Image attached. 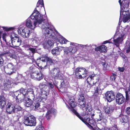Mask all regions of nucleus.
<instances>
[{
  "mask_svg": "<svg viewBox=\"0 0 130 130\" xmlns=\"http://www.w3.org/2000/svg\"><path fill=\"white\" fill-rule=\"evenodd\" d=\"M51 24L47 21L46 17L41 14L36 8L26 21V25L28 28L34 30L36 27H39L45 34H47L49 30L51 31L48 29Z\"/></svg>",
  "mask_w": 130,
  "mask_h": 130,
  "instance_id": "obj_1",
  "label": "nucleus"
},
{
  "mask_svg": "<svg viewBox=\"0 0 130 130\" xmlns=\"http://www.w3.org/2000/svg\"><path fill=\"white\" fill-rule=\"evenodd\" d=\"M130 18V14L128 12L120 11L118 26L117 27L114 37L113 38V41L115 45L117 47L119 46L120 44L121 43L125 38L124 30L122 29V27L120 26V25L122 20L125 23Z\"/></svg>",
  "mask_w": 130,
  "mask_h": 130,
  "instance_id": "obj_2",
  "label": "nucleus"
},
{
  "mask_svg": "<svg viewBox=\"0 0 130 130\" xmlns=\"http://www.w3.org/2000/svg\"><path fill=\"white\" fill-rule=\"evenodd\" d=\"M70 46L68 47H64L63 55L68 58L72 54H74L79 49H91L92 46H95V45L79 44L76 43L70 42Z\"/></svg>",
  "mask_w": 130,
  "mask_h": 130,
  "instance_id": "obj_3",
  "label": "nucleus"
},
{
  "mask_svg": "<svg viewBox=\"0 0 130 130\" xmlns=\"http://www.w3.org/2000/svg\"><path fill=\"white\" fill-rule=\"evenodd\" d=\"M48 29L51 31L49 30L50 31L45 35H48L50 38H52V39L54 40V41L56 42H58L61 44H66L67 42L70 43L71 42L60 35L56 30H53V27L51 24Z\"/></svg>",
  "mask_w": 130,
  "mask_h": 130,
  "instance_id": "obj_4",
  "label": "nucleus"
},
{
  "mask_svg": "<svg viewBox=\"0 0 130 130\" xmlns=\"http://www.w3.org/2000/svg\"><path fill=\"white\" fill-rule=\"evenodd\" d=\"M3 28L6 31L12 30L17 28L18 29L17 31L18 34L20 35L23 38H28L30 34V31L26 28L25 25H24L20 26L19 27L15 26L9 28L5 27H3Z\"/></svg>",
  "mask_w": 130,
  "mask_h": 130,
  "instance_id": "obj_5",
  "label": "nucleus"
},
{
  "mask_svg": "<svg viewBox=\"0 0 130 130\" xmlns=\"http://www.w3.org/2000/svg\"><path fill=\"white\" fill-rule=\"evenodd\" d=\"M39 87L41 89L40 97L45 100L47 98L49 92V89H52L54 88L53 85L51 83L49 82L47 85L44 84L43 83H40L39 85Z\"/></svg>",
  "mask_w": 130,
  "mask_h": 130,
  "instance_id": "obj_6",
  "label": "nucleus"
},
{
  "mask_svg": "<svg viewBox=\"0 0 130 130\" xmlns=\"http://www.w3.org/2000/svg\"><path fill=\"white\" fill-rule=\"evenodd\" d=\"M69 100L68 103L70 107L66 103L67 107L69 109H70L82 121L83 120V118L79 114V113L74 109L76 106V104L75 102V99L73 96H69Z\"/></svg>",
  "mask_w": 130,
  "mask_h": 130,
  "instance_id": "obj_7",
  "label": "nucleus"
},
{
  "mask_svg": "<svg viewBox=\"0 0 130 130\" xmlns=\"http://www.w3.org/2000/svg\"><path fill=\"white\" fill-rule=\"evenodd\" d=\"M99 78L96 75L93 73V74L89 75L87 78V81L88 85L86 89L87 90H90L91 87L95 85L99 80Z\"/></svg>",
  "mask_w": 130,
  "mask_h": 130,
  "instance_id": "obj_8",
  "label": "nucleus"
},
{
  "mask_svg": "<svg viewBox=\"0 0 130 130\" xmlns=\"http://www.w3.org/2000/svg\"><path fill=\"white\" fill-rule=\"evenodd\" d=\"M37 110L38 112H40L47 111L45 116L48 120L50 119L52 117L55 116L56 112V110L54 108H52L51 109H48L45 107H43L42 108H38Z\"/></svg>",
  "mask_w": 130,
  "mask_h": 130,
  "instance_id": "obj_9",
  "label": "nucleus"
},
{
  "mask_svg": "<svg viewBox=\"0 0 130 130\" xmlns=\"http://www.w3.org/2000/svg\"><path fill=\"white\" fill-rule=\"evenodd\" d=\"M82 121L86 125H87L89 127L92 128L94 130H109V129L107 128H105L104 129H100L96 125V124L95 122H96V121L94 119L91 118H85V119L87 121H88L89 124L87 122L84 121V119Z\"/></svg>",
  "mask_w": 130,
  "mask_h": 130,
  "instance_id": "obj_10",
  "label": "nucleus"
},
{
  "mask_svg": "<svg viewBox=\"0 0 130 130\" xmlns=\"http://www.w3.org/2000/svg\"><path fill=\"white\" fill-rule=\"evenodd\" d=\"M10 42L9 43V45L10 46L15 47H18L21 45L22 40L21 38L16 36L14 34L11 36Z\"/></svg>",
  "mask_w": 130,
  "mask_h": 130,
  "instance_id": "obj_11",
  "label": "nucleus"
},
{
  "mask_svg": "<svg viewBox=\"0 0 130 130\" xmlns=\"http://www.w3.org/2000/svg\"><path fill=\"white\" fill-rule=\"evenodd\" d=\"M88 73V71L84 68L80 67L76 68L75 70L76 77L78 78H84Z\"/></svg>",
  "mask_w": 130,
  "mask_h": 130,
  "instance_id": "obj_12",
  "label": "nucleus"
},
{
  "mask_svg": "<svg viewBox=\"0 0 130 130\" xmlns=\"http://www.w3.org/2000/svg\"><path fill=\"white\" fill-rule=\"evenodd\" d=\"M50 73L51 76L54 79L61 80L63 79V78H64L58 68H55L53 69L50 71Z\"/></svg>",
  "mask_w": 130,
  "mask_h": 130,
  "instance_id": "obj_13",
  "label": "nucleus"
},
{
  "mask_svg": "<svg viewBox=\"0 0 130 130\" xmlns=\"http://www.w3.org/2000/svg\"><path fill=\"white\" fill-rule=\"evenodd\" d=\"M17 91L19 92L20 93L26 97L31 98L33 100L35 99V94L32 88H29L27 90L26 89L22 88Z\"/></svg>",
  "mask_w": 130,
  "mask_h": 130,
  "instance_id": "obj_14",
  "label": "nucleus"
},
{
  "mask_svg": "<svg viewBox=\"0 0 130 130\" xmlns=\"http://www.w3.org/2000/svg\"><path fill=\"white\" fill-rule=\"evenodd\" d=\"M10 94L12 97L15 99L16 103L17 104H19L22 102L24 98L27 97L19 93L18 91L15 92H11Z\"/></svg>",
  "mask_w": 130,
  "mask_h": 130,
  "instance_id": "obj_15",
  "label": "nucleus"
},
{
  "mask_svg": "<svg viewBox=\"0 0 130 130\" xmlns=\"http://www.w3.org/2000/svg\"><path fill=\"white\" fill-rule=\"evenodd\" d=\"M5 72L7 74L11 75L14 73L17 70L16 66L12 63H8L4 67Z\"/></svg>",
  "mask_w": 130,
  "mask_h": 130,
  "instance_id": "obj_16",
  "label": "nucleus"
},
{
  "mask_svg": "<svg viewBox=\"0 0 130 130\" xmlns=\"http://www.w3.org/2000/svg\"><path fill=\"white\" fill-rule=\"evenodd\" d=\"M24 124L26 126H35L36 122V118L33 116H27L24 118Z\"/></svg>",
  "mask_w": 130,
  "mask_h": 130,
  "instance_id": "obj_17",
  "label": "nucleus"
},
{
  "mask_svg": "<svg viewBox=\"0 0 130 130\" xmlns=\"http://www.w3.org/2000/svg\"><path fill=\"white\" fill-rule=\"evenodd\" d=\"M105 88L104 86L102 84H100L98 86L94 87V93L93 94L94 98H99L102 94V90Z\"/></svg>",
  "mask_w": 130,
  "mask_h": 130,
  "instance_id": "obj_18",
  "label": "nucleus"
},
{
  "mask_svg": "<svg viewBox=\"0 0 130 130\" xmlns=\"http://www.w3.org/2000/svg\"><path fill=\"white\" fill-rule=\"evenodd\" d=\"M83 94H80L78 96V103L80 108H84L86 106V100Z\"/></svg>",
  "mask_w": 130,
  "mask_h": 130,
  "instance_id": "obj_19",
  "label": "nucleus"
},
{
  "mask_svg": "<svg viewBox=\"0 0 130 130\" xmlns=\"http://www.w3.org/2000/svg\"><path fill=\"white\" fill-rule=\"evenodd\" d=\"M44 34L45 35V38L47 39L48 38V40L44 42L43 44V47L45 49H48L52 47L53 45V43L52 41H54V40H52V38H50L48 35H46L44 33Z\"/></svg>",
  "mask_w": 130,
  "mask_h": 130,
  "instance_id": "obj_20",
  "label": "nucleus"
},
{
  "mask_svg": "<svg viewBox=\"0 0 130 130\" xmlns=\"http://www.w3.org/2000/svg\"><path fill=\"white\" fill-rule=\"evenodd\" d=\"M44 77V75L40 72H35L31 74V76L32 79L38 81L42 80Z\"/></svg>",
  "mask_w": 130,
  "mask_h": 130,
  "instance_id": "obj_21",
  "label": "nucleus"
},
{
  "mask_svg": "<svg viewBox=\"0 0 130 130\" xmlns=\"http://www.w3.org/2000/svg\"><path fill=\"white\" fill-rule=\"evenodd\" d=\"M116 103L119 105H120L124 102L125 98L122 94L118 92L116 96Z\"/></svg>",
  "mask_w": 130,
  "mask_h": 130,
  "instance_id": "obj_22",
  "label": "nucleus"
},
{
  "mask_svg": "<svg viewBox=\"0 0 130 130\" xmlns=\"http://www.w3.org/2000/svg\"><path fill=\"white\" fill-rule=\"evenodd\" d=\"M105 95L107 101L109 102L113 101L115 98V95L112 91H107L105 93Z\"/></svg>",
  "mask_w": 130,
  "mask_h": 130,
  "instance_id": "obj_23",
  "label": "nucleus"
},
{
  "mask_svg": "<svg viewBox=\"0 0 130 130\" xmlns=\"http://www.w3.org/2000/svg\"><path fill=\"white\" fill-rule=\"evenodd\" d=\"M32 99L29 97H27L25 98L23 102H24V105L26 107H28L32 105Z\"/></svg>",
  "mask_w": 130,
  "mask_h": 130,
  "instance_id": "obj_24",
  "label": "nucleus"
},
{
  "mask_svg": "<svg viewBox=\"0 0 130 130\" xmlns=\"http://www.w3.org/2000/svg\"><path fill=\"white\" fill-rule=\"evenodd\" d=\"M99 118L96 120L97 122H99V123H105L107 122L106 118L104 117L103 112H101L98 115Z\"/></svg>",
  "mask_w": 130,
  "mask_h": 130,
  "instance_id": "obj_25",
  "label": "nucleus"
},
{
  "mask_svg": "<svg viewBox=\"0 0 130 130\" xmlns=\"http://www.w3.org/2000/svg\"><path fill=\"white\" fill-rule=\"evenodd\" d=\"M6 111L8 113L12 114L14 113V106L10 103H8L6 105Z\"/></svg>",
  "mask_w": 130,
  "mask_h": 130,
  "instance_id": "obj_26",
  "label": "nucleus"
},
{
  "mask_svg": "<svg viewBox=\"0 0 130 130\" xmlns=\"http://www.w3.org/2000/svg\"><path fill=\"white\" fill-rule=\"evenodd\" d=\"M63 48L64 47L61 46L57 47L52 50L51 53L54 55H58Z\"/></svg>",
  "mask_w": 130,
  "mask_h": 130,
  "instance_id": "obj_27",
  "label": "nucleus"
},
{
  "mask_svg": "<svg viewBox=\"0 0 130 130\" xmlns=\"http://www.w3.org/2000/svg\"><path fill=\"white\" fill-rule=\"evenodd\" d=\"M96 51H99L100 52L105 53L107 51V47L105 45H102L98 46L95 48Z\"/></svg>",
  "mask_w": 130,
  "mask_h": 130,
  "instance_id": "obj_28",
  "label": "nucleus"
},
{
  "mask_svg": "<svg viewBox=\"0 0 130 130\" xmlns=\"http://www.w3.org/2000/svg\"><path fill=\"white\" fill-rule=\"evenodd\" d=\"M104 109L106 113L109 114L113 112L114 109V108L113 106L110 105L107 106L105 107Z\"/></svg>",
  "mask_w": 130,
  "mask_h": 130,
  "instance_id": "obj_29",
  "label": "nucleus"
},
{
  "mask_svg": "<svg viewBox=\"0 0 130 130\" xmlns=\"http://www.w3.org/2000/svg\"><path fill=\"white\" fill-rule=\"evenodd\" d=\"M119 2L120 6H122L123 8H127L129 6V0H119Z\"/></svg>",
  "mask_w": 130,
  "mask_h": 130,
  "instance_id": "obj_30",
  "label": "nucleus"
},
{
  "mask_svg": "<svg viewBox=\"0 0 130 130\" xmlns=\"http://www.w3.org/2000/svg\"><path fill=\"white\" fill-rule=\"evenodd\" d=\"M6 105L5 98L4 96H0V108L3 109Z\"/></svg>",
  "mask_w": 130,
  "mask_h": 130,
  "instance_id": "obj_31",
  "label": "nucleus"
},
{
  "mask_svg": "<svg viewBox=\"0 0 130 130\" xmlns=\"http://www.w3.org/2000/svg\"><path fill=\"white\" fill-rule=\"evenodd\" d=\"M61 81L60 82V83H59L58 84V87H56L58 89H62L63 88H65L66 85L65 82L64 81V78H63V79L61 80Z\"/></svg>",
  "mask_w": 130,
  "mask_h": 130,
  "instance_id": "obj_32",
  "label": "nucleus"
},
{
  "mask_svg": "<svg viewBox=\"0 0 130 130\" xmlns=\"http://www.w3.org/2000/svg\"><path fill=\"white\" fill-rule=\"evenodd\" d=\"M46 65L43 67V68L44 69H46L48 68V67H49L48 64L52 65L54 64L52 58L48 56L47 57L46 62Z\"/></svg>",
  "mask_w": 130,
  "mask_h": 130,
  "instance_id": "obj_33",
  "label": "nucleus"
},
{
  "mask_svg": "<svg viewBox=\"0 0 130 130\" xmlns=\"http://www.w3.org/2000/svg\"><path fill=\"white\" fill-rule=\"evenodd\" d=\"M14 83H11L8 80V81H4V85L5 88H7V89H8L9 88H11L12 86L13 85Z\"/></svg>",
  "mask_w": 130,
  "mask_h": 130,
  "instance_id": "obj_34",
  "label": "nucleus"
},
{
  "mask_svg": "<svg viewBox=\"0 0 130 130\" xmlns=\"http://www.w3.org/2000/svg\"><path fill=\"white\" fill-rule=\"evenodd\" d=\"M119 119L120 121L122 123H125L128 121L127 117L125 115H120L119 117Z\"/></svg>",
  "mask_w": 130,
  "mask_h": 130,
  "instance_id": "obj_35",
  "label": "nucleus"
},
{
  "mask_svg": "<svg viewBox=\"0 0 130 130\" xmlns=\"http://www.w3.org/2000/svg\"><path fill=\"white\" fill-rule=\"evenodd\" d=\"M37 69V67L35 64H33L29 68V72L31 75V74H33L35 72H37L35 71V70Z\"/></svg>",
  "mask_w": 130,
  "mask_h": 130,
  "instance_id": "obj_36",
  "label": "nucleus"
},
{
  "mask_svg": "<svg viewBox=\"0 0 130 130\" xmlns=\"http://www.w3.org/2000/svg\"><path fill=\"white\" fill-rule=\"evenodd\" d=\"M16 79L19 83H22V82L24 83L25 82V81H24V77L21 74H18V76L16 77Z\"/></svg>",
  "mask_w": 130,
  "mask_h": 130,
  "instance_id": "obj_37",
  "label": "nucleus"
},
{
  "mask_svg": "<svg viewBox=\"0 0 130 130\" xmlns=\"http://www.w3.org/2000/svg\"><path fill=\"white\" fill-rule=\"evenodd\" d=\"M40 101H38L36 100V101H34L32 103V105L35 107V109H38L39 107L40 106Z\"/></svg>",
  "mask_w": 130,
  "mask_h": 130,
  "instance_id": "obj_38",
  "label": "nucleus"
},
{
  "mask_svg": "<svg viewBox=\"0 0 130 130\" xmlns=\"http://www.w3.org/2000/svg\"><path fill=\"white\" fill-rule=\"evenodd\" d=\"M29 48L28 49V50H29L30 52V56H31V55L30 53H32V58H33V56L34 54L35 53L36 51V49L35 48H31L30 47H29Z\"/></svg>",
  "mask_w": 130,
  "mask_h": 130,
  "instance_id": "obj_39",
  "label": "nucleus"
},
{
  "mask_svg": "<svg viewBox=\"0 0 130 130\" xmlns=\"http://www.w3.org/2000/svg\"><path fill=\"white\" fill-rule=\"evenodd\" d=\"M102 64L103 66V70L106 71L109 70V65L104 62H102Z\"/></svg>",
  "mask_w": 130,
  "mask_h": 130,
  "instance_id": "obj_40",
  "label": "nucleus"
},
{
  "mask_svg": "<svg viewBox=\"0 0 130 130\" xmlns=\"http://www.w3.org/2000/svg\"><path fill=\"white\" fill-rule=\"evenodd\" d=\"M14 113L17 112L18 111H21L22 108L19 106L18 105H16L14 106Z\"/></svg>",
  "mask_w": 130,
  "mask_h": 130,
  "instance_id": "obj_41",
  "label": "nucleus"
},
{
  "mask_svg": "<svg viewBox=\"0 0 130 130\" xmlns=\"http://www.w3.org/2000/svg\"><path fill=\"white\" fill-rule=\"evenodd\" d=\"M39 62V60L38 59H37L36 61L35 62V64L36 65V67H37V68H38L39 69L41 70L43 69V67H42V66L40 65V63H38V62Z\"/></svg>",
  "mask_w": 130,
  "mask_h": 130,
  "instance_id": "obj_42",
  "label": "nucleus"
},
{
  "mask_svg": "<svg viewBox=\"0 0 130 130\" xmlns=\"http://www.w3.org/2000/svg\"><path fill=\"white\" fill-rule=\"evenodd\" d=\"M37 7H44V4L43 0H39L38 1L36 6Z\"/></svg>",
  "mask_w": 130,
  "mask_h": 130,
  "instance_id": "obj_43",
  "label": "nucleus"
},
{
  "mask_svg": "<svg viewBox=\"0 0 130 130\" xmlns=\"http://www.w3.org/2000/svg\"><path fill=\"white\" fill-rule=\"evenodd\" d=\"M63 63L66 67H68L70 64L69 59H64L63 61Z\"/></svg>",
  "mask_w": 130,
  "mask_h": 130,
  "instance_id": "obj_44",
  "label": "nucleus"
},
{
  "mask_svg": "<svg viewBox=\"0 0 130 130\" xmlns=\"http://www.w3.org/2000/svg\"><path fill=\"white\" fill-rule=\"evenodd\" d=\"M47 57V56H45L44 57H41L38 59L39 60V62H40V63L41 62V61L45 62L46 61Z\"/></svg>",
  "mask_w": 130,
  "mask_h": 130,
  "instance_id": "obj_45",
  "label": "nucleus"
},
{
  "mask_svg": "<svg viewBox=\"0 0 130 130\" xmlns=\"http://www.w3.org/2000/svg\"><path fill=\"white\" fill-rule=\"evenodd\" d=\"M4 60L3 58L1 56L0 57V67H1L3 66L4 63Z\"/></svg>",
  "mask_w": 130,
  "mask_h": 130,
  "instance_id": "obj_46",
  "label": "nucleus"
},
{
  "mask_svg": "<svg viewBox=\"0 0 130 130\" xmlns=\"http://www.w3.org/2000/svg\"><path fill=\"white\" fill-rule=\"evenodd\" d=\"M116 75L114 74H112V75L110 77V80L113 81H115L116 79Z\"/></svg>",
  "mask_w": 130,
  "mask_h": 130,
  "instance_id": "obj_47",
  "label": "nucleus"
},
{
  "mask_svg": "<svg viewBox=\"0 0 130 130\" xmlns=\"http://www.w3.org/2000/svg\"><path fill=\"white\" fill-rule=\"evenodd\" d=\"M127 47L126 50V53H128L130 51V42L128 43Z\"/></svg>",
  "mask_w": 130,
  "mask_h": 130,
  "instance_id": "obj_48",
  "label": "nucleus"
},
{
  "mask_svg": "<svg viewBox=\"0 0 130 130\" xmlns=\"http://www.w3.org/2000/svg\"><path fill=\"white\" fill-rule=\"evenodd\" d=\"M126 111L127 115L130 114V107H127L125 109Z\"/></svg>",
  "mask_w": 130,
  "mask_h": 130,
  "instance_id": "obj_49",
  "label": "nucleus"
},
{
  "mask_svg": "<svg viewBox=\"0 0 130 130\" xmlns=\"http://www.w3.org/2000/svg\"><path fill=\"white\" fill-rule=\"evenodd\" d=\"M59 83L57 81H56V80H55L53 82L54 85L58 87V84Z\"/></svg>",
  "mask_w": 130,
  "mask_h": 130,
  "instance_id": "obj_50",
  "label": "nucleus"
},
{
  "mask_svg": "<svg viewBox=\"0 0 130 130\" xmlns=\"http://www.w3.org/2000/svg\"><path fill=\"white\" fill-rule=\"evenodd\" d=\"M111 40V39H110L108 40H106L104 41L103 42V44H105L108 43H112V42L110 41Z\"/></svg>",
  "mask_w": 130,
  "mask_h": 130,
  "instance_id": "obj_51",
  "label": "nucleus"
},
{
  "mask_svg": "<svg viewBox=\"0 0 130 130\" xmlns=\"http://www.w3.org/2000/svg\"><path fill=\"white\" fill-rule=\"evenodd\" d=\"M118 69L121 72H123L125 70L124 68L123 67L122 68L119 67Z\"/></svg>",
  "mask_w": 130,
  "mask_h": 130,
  "instance_id": "obj_52",
  "label": "nucleus"
},
{
  "mask_svg": "<svg viewBox=\"0 0 130 130\" xmlns=\"http://www.w3.org/2000/svg\"><path fill=\"white\" fill-rule=\"evenodd\" d=\"M9 55L10 57L12 58L13 59H15L16 58V55L14 54H11Z\"/></svg>",
  "mask_w": 130,
  "mask_h": 130,
  "instance_id": "obj_53",
  "label": "nucleus"
},
{
  "mask_svg": "<svg viewBox=\"0 0 130 130\" xmlns=\"http://www.w3.org/2000/svg\"><path fill=\"white\" fill-rule=\"evenodd\" d=\"M95 111L98 114L100 113H101V112H103L102 111H101L99 108L96 109L95 110Z\"/></svg>",
  "mask_w": 130,
  "mask_h": 130,
  "instance_id": "obj_54",
  "label": "nucleus"
},
{
  "mask_svg": "<svg viewBox=\"0 0 130 130\" xmlns=\"http://www.w3.org/2000/svg\"><path fill=\"white\" fill-rule=\"evenodd\" d=\"M3 40L5 42L6 44L7 45H9V43L10 42V41L9 42H7L6 38H3Z\"/></svg>",
  "mask_w": 130,
  "mask_h": 130,
  "instance_id": "obj_55",
  "label": "nucleus"
},
{
  "mask_svg": "<svg viewBox=\"0 0 130 130\" xmlns=\"http://www.w3.org/2000/svg\"><path fill=\"white\" fill-rule=\"evenodd\" d=\"M109 120L110 121L112 122H113L115 121V119L112 118H109Z\"/></svg>",
  "mask_w": 130,
  "mask_h": 130,
  "instance_id": "obj_56",
  "label": "nucleus"
},
{
  "mask_svg": "<svg viewBox=\"0 0 130 130\" xmlns=\"http://www.w3.org/2000/svg\"><path fill=\"white\" fill-rule=\"evenodd\" d=\"M6 34H3L2 35L3 38H6Z\"/></svg>",
  "mask_w": 130,
  "mask_h": 130,
  "instance_id": "obj_57",
  "label": "nucleus"
},
{
  "mask_svg": "<svg viewBox=\"0 0 130 130\" xmlns=\"http://www.w3.org/2000/svg\"><path fill=\"white\" fill-rule=\"evenodd\" d=\"M2 32L1 31H0V42H1V44H2V41L1 40V36L2 35Z\"/></svg>",
  "mask_w": 130,
  "mask_h": 130,
  "instance_id": "obj_58",
  "label": "nucleus"
},
{
  "mask_svg": "<svg viewBox=\"0 0 130 130\" xmlns=\"http://www.w3.org/2000/svg\"><path fill=\"white\" fill-rule=\"evenodd\" d=\"M122 57L124 58H125V55H124L122 53H121L120 54V55L122 56Z\"/></svg>",
  "mask_w": 130,
  "mask_h": 130,
  "instance_id": "obj_59",
  "label": "nucleus"
},
{
  "mask_svg": "<svg viewBox=\"0 0 130 130\" xmlns=\"http://www.w3.org/2000/svg\"><path fill=\"white\" fill-rule=\"evenodd\" d=\"M94 116V113H93L91 115V117L90 118H93V117Z\"/></svg>",
  "mask_w": 130,
  "mask_h": 130,
  "instance_id": "obj_60",
  "label": "nucleus"
},
{
  "mask_svg": "<svg viewBox=\"0 0 130 130\" xmlns=\"http://www.w3.org/2000/svg\"><path fill=\"white\" fill-rule=\"evenodd\" d=\"M41 119V120H42V119L43 118V117L42 116H40L39 117V119Z\"/></svg>",
  "mask_w": 130,
  "mask_h": 130,
  "instance_id": "obj_61",
  "label": "nucleus"
},
{
  "mask_svg": "<svg viewBox=\"0 0 130 130\" xmlns=\"http://www.w3.org/2000/svg\"><path fill=\"white\" fill-rule=\"evenodd\" d=\"M16 61L17 63H19L20 62V60H18L17 59L16 60Z\"/></svg>",
  "mask_w": 130,
  "mask_h": 130,
  "instance_id": "obj_62",
  "label": "nucleus"
},
{
  "mask_svg": "<svg viewBox=\"0 0 130 130\" xmlns=\"http://www.w3.org/2000/svg\"><path fill=\"white\" fill-rule=\"evenodd\" d=\"M115 128H115H117V126L116 125H115L113 127V128Z\"/></svg>",
  "mask_w": 130,
  "mask_h": 130,
  "instance_id": "obj_63",
  "label": "nucleus"
},
{
  "mask_svg": "<svg viewBox=\"0 0 130 130\" xmlns=\"http://www.w3.org/2000/svg\"><path fill=\"white\" fill-rule=\"evenodd\" d=\"M2 78V77L1 75L0 74V80H1Z\"/></svg>",
  "mask_w": 130,
  "mask_h": 130,
  "instance_id": "obj_64",
  "label": "nucleus"
}]
</instances>
